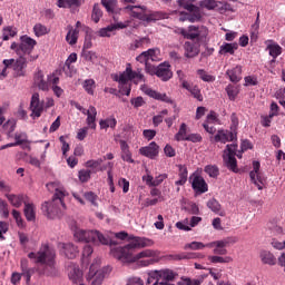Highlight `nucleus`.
<instances>
[{
	"label": "nucleus",
	"instance_id": "nucleus-57",
	"mask_svg": "<svg viewBox=\"0 0 285 285\" xmlns=\"http://www.w3.org/2000/svg\"><path fill=\"white\" fill-rule=\"evenodd\" d=\"M83 58L86 61H91V63L97 62V53L95 51H83Z\"/></svg>",
	"mask_w": 285,
	"mask_h": 285
},
{
	"label": "nucleus",
	"instance_id": "nucleus-55",
	"mask_svg": "<svg viewBox=\"0 0 285 285\" xmlns=\"http://www.w3.org/2000/svg\"><path fill=\"white\" fill-rule=\"evenodd\" d=\"M11 215L16 220L17 226H19L20 228H23V218H21V213H19V210L17 209H13Z\"/></svg>",
	"mask_w": 285,
	"mask_h": 285
},
{
	"label": "nucleus",
	"instance_id": "nucleus-4",
	"mask_svg": "<svg viewBox=\"0 0 285 285\" xmlns=\"http://www.w3.org/2000/svg\"><path fill=\"white\" fill-rule=\"evenodd\" d=\"M114 81L118 82L119 92L129 97L131 90L130 81L136 85L144 83L146 82V76H144L141 69L132 70V68L127 67L124 72L114 76Z\"/></svg>",
	"mask_w": 285,
	"mask_h": 285
},
{
	"label": "nucleus",
	"instance_id": "nucleus-62",
	"mask_svg": "<svg viewBox=\"0 0 285 285\" xmlns=\"http://www.w3.org/2000/svg\"><path fill=\"white\" fill-rule=\"evenodd\" d=\"M204 282L203 278H184V285H202Z\"/></svg>",
	"mask_w": 285,
	"mask_h": 285
},
{
	"label": "nucleus",
	"instance_id": "nucleus-50",
	"mask_svg": "<svg viewBox=\"0 0 285 285\" xmlns=\"http://www.w3.org/2000/svg\"><path fill=\"white\" fill-rule=\"evenodd\" d=\"M101 3L107 12H115V8H117V0H101Z\"/></svg>",
	"mask_w": 285,
	"mask_h": 285
},
{
	"label": "nucleus",
	"instance_id": "nucleus-33",
	"mask_svg": "<svg viewBox=\"0 0 285 285\" xmlns=\"http://www.w3.org/2000/svg\"><path fill=\"white\" fill-rule=\"evenodd\" d=\"M227 75L233 83L242 81V66H236L235 68L227 70Z\"/></svg>",
	"mask_w": 285,
	"mask_h": 285
},
{
	"label": "nucleus",
	"instance_id": "nucleus-24",
	"mask_svg": "<svg viewBox=\"0 0 285 285\" xmlns=\"http://www.w3.org/2000/svg\"><path fill=\"white\" fill-rule=\"evenodd\" d=\"M188 0H178L179 6L188 10V12H194V17L189 18V21H199L202 19V14L199 13V8L194 6L193 3H186Z\"/></svg>",
	"mask_w": 285,
	"mask_h": 285
},
{
	"label": "nucleus",
	"instance_id": "nucleus-13",
	"mask_svg": "<svg viewBox=\"0 0 285 285\" xmlns=\"http://www.w3.org/2000/svg\"><path fill=\"white\" fill-rule=\"evenodd\" d=\"M66 271L70 282H73V284H79L83 279V272L79 269V265L69 262L66 265Z\"/></svg>",
	"mask_w": 285,
	"mask_h": 285
},
{
	"label": "nucleus",
	"instance_id": "nucleus-29",
	"mask_svg": "<svg viewBox=\"0 0 285 285\" xmlns=\"http://www.w3.org/2000/svg\"><path fill=\"white\" fill-rule=\"evenodd\" d=\"M184 50H185V57H187V59H193L197 57V55H199V46L190 41L185 42Z\"/></svg>",
	"mask_w": 285,
	"mask_h": 285
},
{
	"label": "nucleus",
	"instance_id": "nucleus-14",
	"mask_svg": "<svg viewBox=\"0 0 285 285\" xmlns=\"http://www.w3.org/2000/svg\"><path fill=\"white\" fill-rule=\"evenodd\" d=\"M16 142H9L0 147V150H6V148H14V146H22L30 150V144H28V135L26 132H16L14 135Z\"/></svg>",
	"mask_w": 285,
	"mask_h": 285
},
{
	"label": "nucleus",
	"instance_id": "nucleus-25",
	"mask_svg": "<svg viewBox=\"0 0 285 285\" xmlns=\"http://www.w3.org/2000/svg\"><path fill=\"white\" fill-rule=\"evenodd\" d=\"M156 76L159 77L163 81H168V79H173V71H170V65H159L157 67Z\"/></svg>",
	"mask_w": 285,
	"mask_h": 285
},
{
	"label": "nucleus",
	"instance_id": "nucleus-16",
	"mask_svg": "<svg viewBox=\"0 0 285 285\" xmlns=\"http://www.w3.org/2000/svg\"><path fill=\"white\" fill-rule=\"evenodd\" d=\"M20 45H19V50L22 55H31L32 50H35V47L37 46V40L28 37V36H22L20 38Z\"/></svg>",
	"mask_w": 285,
	"mask_h": 285
},
{
	"label": "nucleus",
	"instance_id": "nucleus-45",
	"mask_svg": "<svg viewBox=\"0 0 285 285\" xmlns=\"http://www.w3.org/2000/svg\"><path fill=\"white\" fill-rule=\"evenodd\" d=\"M176 141H186L188 139L187 126L185 122L180 125L178 132L175 135Z\"/></svg>",
	"mask_w": 285,
	"mask_h": 285
},
{
	"label": "nucleus",
	"instance_id": "nucleus-37",
	"mask_svg": "<svg viewBox=\"0 0 285 285\" xmlns=\"http://www.w3.org/2000/svg\"><path fill=\"white\" fill-rule=\"evenodd\" d=\"M145 92L149 97H153V99H158V101H165L166 104H170V99L166 96V94H160L149 88H147Z\"/></svg>",
	"mask_w": 285,
	"mask_h": 285
},
{
	"label": "nucleus",
	"instance_id": "nucleus-21",
	"mask_svg": "<svg viewBox=\"0 0 285 285\" xmlns=\"http://www.w3.org/2000/svg\"><path fill=\"white\" fill-rule=\"evenodd\" d=\"M226 246H228L227 240L207 243V248H214V255H227L228 250L226 249Z\"/></svg>",
	"mask_w": 285,
	"mask_h": 285
},
{
	"label": "nucleus",
	"instance_id": "nucleus-1",
	"mask_svg": "<svg viewBox=\"0 0 285 285\" xmlns=\"http://www.w3.org/2000/svg\"><path fill=\"white\" fill-rule=\"evenodd\" d=\"M128 242L129 244L124 247L111 249V254L116 259H119L122 264H134L136 262L141 267L155 264L156 254L153 249H145L135 255V250H137V248L153 246V242L149 238L130 236Z\"/></svg>",
	"mask_w": 285,
	"mask_h": 285
},
{
	"label": "nucleus",
	"instance_id": "nucleus-59",
	"mask_svg": "<svg viewBox=\"0 0 285 285\" xmlns=\"http://www.w3.org/2000/svg\"><path fill=\"white\" fill-rule=\"evenodd\" d=\"M83 197L85 199H87V202H90L92 206H97V195H95V193L92 191L85 193Z\"/></svg>",
	"mask_w": 285,
	"mask_h": 285
},
{
	"label": "nucleus",
	"instance_id": "nucleus-19",
	"mask_svg": "<svg viewBox=\"0 0 285 285\" xmlns=\"http://www.w3.org/2000/svg\"><path fill=\"white\" fill-rule=\"evenodd\" d=\"M237 139L236 131H228V130H218L214 137L215 141H220V144H227V141H235Z\"/></svg>",
	"mask_w": 285,
	"mask_h": 285
},
{
	"label": "nucleus",
	"instance_id": "nucleus-20",
	"mask_svg": "<svg viewBox=\"0 0 285 285\" xmlns=\"http://www.w3.org/2000/svg\"><path fill=\"white\" fill-rule=\"evenodd\" d=\"M140 155L144 157H148L149 159H155L157 155H159V146L157 142L153 141L146 147H141L139 149Z\"/></svg>",
	"mask_w": 285,
	"mask_h": 285
},
{
	"label": "nucleus",
	"instance_id": "nucleus-26",
	"mask_svg": "<svg viewBox=\"0 0 285 285\" xmlns=\"http://www.w3.org/2000/svg\"><path fill=\"white\" fill-rule=\"evenodd\" d=\"M6 197L14 208H21L22 204H26V195L23 194L14 195L7 193Z\"/></svg>",
	"mask_w": 285,
	"mask_h": 285
},
{
	"label": "nucleus",
	"instance_id": "nucleus-17",
	"mask_svg": "<svg viewBox=\"0 0 285 285\" xmlns=\"http://www.w3.org/2000/svg\"><path fill=\"white\" fill-rule=\"evenodd\" d=\"M11 68H13L17 77H23L26 75V68H28V58L20 56L17 60L13 59Z\"/></svg>",
	"mask_w": 285,
	"mask_h": 285
},
{
	"label": "nucleus",
	"instance_id": "nucleus-44",
	"mask_svg": "<svg viewBox=\"0 0 285 285\" xmlns=\"http://www.w3.org/2000/svg\"><path fill=\"white\" fill-rule=\"evenodd\" d=\"M204 248H208V245L202 242H191L184 246L185 250H204Z\"/></svg>",
	"mask_w": 285,
	"mask_h": 285
},
{
	"label": "nucleus",
	"instance_id": "nucleus-32",
	"mask_svg": "<svg viewBox=\"0 0 285 285\" xmlns=\"http://www.w3.org/2000/svg\"><path fill=\"white\" fill-rule=\"evenodd\" d=\"M237 48H239V45L237 42H224L220 46L219 55H235V50H237Z\"/></svg>",
	"mask_w": 285,
	"mask_h": 285
},
{
	"label": "nucleus",
	"instance_id": "nucleus-49",
	"mask_svg": "<svg viewBox=\"0 0 285 285\" xmlns=\"http://www.w3.org/2000/svg\"><path fill=\"white\" fill-rule=\"evenodd\" d=\"M112 32H115V26L109 24L98 31V37H112Z\"/></svg>",
	"mask_w": 285,
	"mask_h": 285
},
{
	"label": "nucleus",
	"instance_id": "nucleus-10",
	"mask_svg": "<svg viewBox=\"0 0 285 285\" xmlns=\"http://www.w3.org/2000/svg\"><path fill=\"white\" fill-rule=\"evenodd\" d=\"M261 165L259 161H253V170L249 173L250 181L258 188V190H264L266 185V177L259 171Z\"/></svg>",
	"mask_w": 285,
	"mask_h": 285
},
{
	"label": "nucleus",
	"instance_id": "nucleus-39",
	"mask_svg": "<svg viewBox=\"0 0 285 285\" xmlns=\"http://www.w3.org/2000/svg\"><path fill=\"white\" fill-rule=\"evenodd\" d=\"M261 259L263 264H268L269 266H275L276 264L275 255L268 250L261 252Z\"/></svg>",
	"mask_w": 285,
	"mask_h": 285
},
{
	"label": "nucleus",
	"instance_id": "nucleus-34",
	"mask_svg": "<svg viewBox=\"0 0 285 285\" xmlns=\"http://www.w3.org/2000/svg\"><path fill=\"white\" fill-rule=\"evenodd\" d=\"M155 50L154 49H149L142 53H140L136 60L139 61L140 63H148V61H155Z\"/></svg>",
	"mask_w": 285,
	"mask_h": 285
},
{
	"label": "nucleus",
	"instance_id": "nucleus-40",
	"mask_svg": "<svg viewBox=\"0 0 285 285\" xmlns=\"http://www.w3.org/2000/svg\"><path fill=\"white\" fill-rule=\"evenodd\" d=\"M267 50L271 57H273L272 63H275V60L277 59V57L282 55V47L277 43H271L267 46Z\"/></svg>",
	"mask_w": 285,
	"mask_h": 285
},
{
	"label": "nucleus",
	"instance_id": "nucleus-52",
	"mask_svg": "<svg viewBox=\"0 0 285 285\" xmlns=\"http://www.w3.org/2000/svg\"><path fill=\"white\" fill-rule=\"evenodd\" d=\"M197 75H198V77H199L203 81H207V82H213V81H215V77H213L212 75H208V72H206L204 69L197 70Z\"/></svg>",
	"mask_w": 285,
	"mask_h": 285
},
{
	"label": "nucleus",
	"instance_id": "nucleus-6",
	"mask_svg": "<svg viewBox=\"0 0 285 285\" xmlns=\"http://www.w3.org/2000/svg\"><path fill=\"white\" fill-rule=\"evenodd\" d=\"M125 10L130 14V17L139 19L140 21H147V23H150V21H159V19H164V14L159 12L150 13L148 8L145 6H127Z\"/></svg>",
	"mask_w": 285,
	"mask_h": 285
},
{
	"label": "nucleus",
	"instance_id": "nucleus-27",
	"mask_svg": "<svg viewBox=\"0 0 285 285\" xmlns=\"http://www.w3.org/2000/svg\"><path fill=\"white\" fill-rule=\"evenodd\" d=\"M87 126L88 128H91V130H95L97 128V108L95 106H90L87 112Z\"/></svg>",
	"mask_w": 285,
	"mask_h": 285
},
{
	"label": "nucleus",
	"instance_id": "nucleus-43",
	"mask_svg": "<svg viewBox=\"0 0 285 285\" xmlns=\"http://www.w3.org/2000/svg\"><path fill=\"white\" fill-rule=\"evenodd\" d=\"M33 32L37 37H46L50 32V28L41 23H36L33 26Z\"/></svg>",
	"mask_w": 285,
	"mask_h": 285
},
{
	"label": "nucleus",
	"instance_id": "nucleus-22",
	"mask_svg": "<svg viewBox=\"0 0 285 285\" xmlns=\"http://www.w3.org/2000/svg\"><path fill=\"white\" fill-rule=\"evenodd\" d=\"M191 188L196 193H208V185L206 184V180H204V177L202 176L191 177Z\"/></svg>",
	"mask_w": 285,
	"mask_h": 285
},
{
	"label": "nucleus",
	"instance_id": "nucleus-60",
	"mask_svg": "<svg viewBox=\"0 0 285 285\" xmlns=\"http://www.w3.org/2000/svg\"><path fill=\"white\" fill-rule=\"evenodd\" d=\"M177 77H178V79H179V81L181 83V87L183 88H188V85L190 82H188V80H186V73H184V71H181V70H178L177 71Z\"/></svg>",
	"mask_w": 285,
	"mask_h": 285
},
{
	"label": "nucleus",
	"instance_id": "nucleus-41",
	"mask_svg": "<svg viewBox=\"0 0 285 285\" xmlns=\"http://www.w3.org/2000/svg\"><path fill=\"white\" fill-rule=\"evenodd\" d=\"M14 63V59H4L2 61V66H0V80L6 79L8 77V68Z\"/></svg>",
	"mask_w": 285,
	"mask_h": 285
},
{
	"label": "nucleus",
	"instance_id": "nucleus-18",
	"mask_svg": "<svg viewBox=\"0 0 285 285\" xmlns=\"http://www.w3.org/2000/svg\"><path fill=\"white\" fill-rule=\"evenodd\" d=\"M200 8H206V10H216V12H226V3L217 2L215 0H203L200 2Z\"/></svg>",
	"mask_w": 285,
	"mask_h": 285
},
{
	"label": "nucleus",
	"instance_id": "nucleus-36",
	"mask_svg": "<svg viewBox=\"0 0 285 285\" xmlns=\"http://www.w3.org/2000/svg\"><path fill=\"white\" fill-rule=\"evenodd\" d=\"M99 126L101 130H108V128H116L117 127V119L114 116H110L106 119H101L99 121Z\"/></svg>",
	"mask_w": 285,
	"mask_h": 285
},
{
	"label": "nucleus",
	"instance_id": "nucleus-2",
	"mask_svg": "<svg viewBox=\"0 0 285 285\" xmlns=\"http://www.w3.org/2000/svg\"><path fill=\"white\" fill-rule=\"evenodd\" d=\"M47 190L53 193L52 199L42 204L41 210L49 219L59 217L66 210V199L68 191L59 183H48Z\"/></svg>",
	"mask_w": 285,
	"mask_h": 285
},
{
	"label": "nucleus",
	"instance_id": "nucleus-48",
	"mask_svg": "<svg viewBox=\"0 0 285 285\" xmlns=\"http://www.w3.org/2000/svg\"><path fill=\"white\" fill-rule=\"evenodd\" d=\"M104 17V12L101 11V8H99V4L94 6L91 19L95 21V23H99V20Z\"/></svg>",
	"mask_w": 285,
	"mask_h": 285
},
{
	"label": "nucleus",
	"instance_id": "nucleus-23",
	"mask_svg": "<svg viewBox=\"0 0 285 285\" xmlns=\"http://www.w3.org/2000/svg\"><path fill=\"white\" fill-rule=\"evenodd\" d=\"M202 258H204V255L197 254V253L181 252L178 254L169 255V259H173L174 262H181V259H202Z\"/></svg>",
	"mask_w": 285,
	"mask_h": 285
},
{
	"label": "nucleus",
	"instance_id": "nucleus-15",
	"mask_svg": "<svg viewBox=\"0 0 285 285\" xmlns=\"http://www.w3.org/2000/svg\"><path fill=\"white\" fill-rule=\"evenodd\" d=\"M58 248L67 259H75L79 255V248L72 243H59Z\"/></svg>",
	"mask_w": 285,
	"mask_h": 285
},
{
	"label": "nucleus",
	"instance_id": "nucleus-53",
	"mask_svg": "<svg viewBox=\"0 0 285 285\" xmlns=\"http://www.w3.org/2000/svg\"><path fill=\"white\" fill-rule=\"evenodd\" d=\"M91 171L90 169H82L78 173L79 180L85 184L90 179Z\"/></svg>",
	"mask_w": 285,
	"mask_h": 285
},
{
	"label": "nucleus",
	"instance_id": "nucleus-46",
	"mask_svg": "<svg viewBox=\"0 0 285 285\" xmlns=\"http://www.w3.org/2000/svg\"><path fill=\"white\" fill-rule=\"evenodd\" d=\"M225 90L230 101H235V99H237V95H239V89L237 87L228 85Z\"/></svg>",
	"mask_w": 285,
	"mask_h": 285
},
{
	"label": "nucleus",
	"instance_id": "nucleus-3",
	"mask_svg": "<svg viewBox=\"0 0 285 285\" xmlns=\"http://www.w3.org/2000/svg\"><path fill=\"white\" fill-rule=\"evenodd\" d=\"M29 259H35L36 264H42L45 266L43 275L48 277H56L58 271L55 265V257L57 253L48 245H43L38 253L31 252L28 254Z\"/></svg>",
	"mask_w": 285,
	"mask_h": 285
},
{
	"label": "nucleus",
	"instance_id": "nucleus-61",
	"mask_svg": "<svg viewBox=\"0 0 285 285\" xmlns=\"http://www.w3.org/2000/svg\"><path fill=\"white\" fill-rule=\"evenodd\" d=\"M142 181H145L147 186H154L155 178L148 169L146 170V175L142 176Z\"/></svg>",
	"mask_w": 285,
	"mask_h": 285
},
{
	"label": "nucleus",
	"instance_id": "nucleus-31",
	"mask_svg": "<svg viewBox=\"0 0 285 285\" xmlns=\"http://www.w3.org/2000/svg\"><path fill=\"white\" fill-rule=\"evenodd\" d=\"M79 39V31L78 29H75L72 27H68V32L66 36V41L69 43V46H75L77 45V41Z\"/></svg>",
	"mask_w": 285,
	"mask_h": 285
},
{
	"label": "nucleus",
	"instance_id": "nucleus-56",
	"mask_svg": "<svg viewBox=\"0 0 285 285\" xmlns=\"http://www.w3.org/2000/svg\"><path fill=\"white\" fill-rule=\"evenodd\" d=\"M259 32V14H257L255 23L252 26V39L255 41Z\"/></svg>",
	"mask_w": 285,
	"mask_h": 285
},
{
	"label": "nucleus",
	"instance_id": "nucleus-38",
	"mask_svg": "<svg viewBox=\"0 0 285 285\" xmlns=\"http://www.w3.org/2000/svg\"><path fill=\"white\" fill-rule=\"evenodd\" d=\"M207 207L213 213H216V215H220L222 217H224V212H222V205L219 204V202H217V199L215 198L209 199L207 202Z\"/></svg>",
	"mask_w": 285,
	"mask_h": 285
},
{
	"label": "nucleus",
	"instance_id": "nucleus-30",
	"mask_svg": "<svg viewBox=\"0 0 285 285\" xmlns=\"http://www.w3.org/2000/svg\"><path fill=\"white\" fill-rule=\"evenodd\" d=\"M33 79L39 90H43L45 92H47V90H50V85L48 83V81L43 80V71L38 70Z\"/></svg>",
	"mask_w": 285,
	"mask_h": 285
},
{
	"label": "nucleus",
	"instance_id": "nucleus-9",
	"mask_svg": "<svg viewBox=\"0 0 285 285\" xmlns=\"http://www.w3.org/2000/svg\"><path fill=\"white\" fill-rule=\"evenodd\" d=\"M176 35H181L184 39H204L208 35V29L206 27L189 26L187 29L178 28L176 29Z\"/></svg>",
	"mask_w": 285,
	"mask_h": 285
},
{
	"label": "nucleus",
	"instance_id": "nucleus-58",
	"mask_svg": "<svg viewBox=\"0 0 285 285\" xmlns=\"http://www.w3.org/2000/svg\"><path fill=\"white\" fill-rule=\"evenodd\" d=\"M22 277L26 278L27 284H30L32 275H35V268H27L21 271Z\"/></svg>",
	"mask_w": 285,
	"mask_h": 285
},
{
	"label": "nucleus",
	"instance_id": "nucleus-54",
	"mask_svg": "<svg viewBox=\"0 0 285 285\" xmlns=\"http://www.w3.org/2000/svg\"><path fill=\"white\" fill-rule=\"evenodd\" d=\"M205 173H207L209 177H217L219 175V168H217V166L207 165L205 167Z\"/></svg>",
	"mask_w": 285,
	"mask_h": 285
},
{
	"label": "nucleus",
	"instance_id": "nucleus-5",
	"mask_svg": "<svg viewBox=\"0 0 285 285\" xmlns=\"http://www.w3.org/2000/svg\"><path fill=\"white\" fill-rule=\"evenodd\" d=\"M75 239L77 242H85L86 244H102L107 246L110 244V238L104 236V234L99 233V230H85L81 228H76L73 233Z\"/></svg>",
	"mask_w": 285,
	"mask_h": 285
},
{
	"label": "nucleus",
	"instance_id": "nucleus-47",
	"mask_svg": "<svg viewBox=\"0 0 285 285\" xmlns=\"http://www.w3.org/2000/svg\"><path fill=\"white\" fill-rule=\"evenodd\" d=\"M17 36V28L14 27H6L3 28L2 39L3 41H8L10 37Z\"/></svg>",
	"mask_w": 285,
	"mask_h": 285
},
{
	"label": "nucleus",
	"instance_id": "nucleus-51",
	"mask_svg": "<svg viewBox=\"0 0 285 285\" xmlns=\"http://www.w3.org/2000/svg\"><path fill=\"white\" fill-rule=\"evenodd\" d=\"M82 87L88 95H95V81L92 79L85 80Z\"/></svg>",
	"mask_w": 285,
	"mask_h": 285
},
{
	"label": "nucleus",
	"instance_id": "nucleus-42",
	"mask_svg": "<svg viewBox=\"0 0 285 285\" xmlns=\"http://www.w3.org/2000/svg\"><path fill=\"white\" fill-rule=\"evenodd\" d=\"M208 261L212 264H230V262H233V257L230 256H208Z\"/></svg>",
	"mask_w": 285,
	"mask_h": 285
},
{
	"label": "nucleus",
	"instance_id": "nucleus-12",
	"mask_svg": "<svg viewBox=\"0 0 285 285\" xmlns=\"http://www.w3.org/2000/svg\"><path fill=\"white\" fill-rule=\"evenodd\" d=\"M150 277H154L156 282H173L177 277V273L173 269H156L150 272Z\"/></svg>",
	"mask_w": 285,
	"mask_h": 285
},
{
	"label": "nucleus",
	"instance_id": "nucleus-8",
	"mask_svg": "<svg viewBox=\"0 0 285 285\" xmlns=\"http://www.w3.org/2000/svg\"><path fill=\"white\" fill-rule=\"evenodd\" d=\"M235 157L242 159V151H237V144L227 145L223 154L224 163L233 173H239V169H237V159Z\"/></svg>",
	"mask_w": 285,
	"mask_h": 285
},
{
	"label": "nucleus",
	"instance_id": "nucleus-11",
	"mask_svg": "<svg viewBox=\"0 0 285 285\" xmlns=\"http://www.w3.org/2000/svg\"><path fill=\"white\" fill-rule=\"evenodd\" d=\"M43 108H46V106L43 105V101H41V99L39 98V94H33L30 101V117H32V119H39V117H41L43 112Z\"/></svg>",
	"mask_w": 285,
	"mask_h": 285
},
{
	"label": "nucleus",
	"instance_id": "nucleus-35",
	"mask_svg": "<svg viewBox=\"0 0 285 285\" xmlns=\"http://www.w3.org/2000/svg\"><path fill=\"white\" fill-rule=\"evenodd\" d=\"M185 90H188L194 99H197V101H204V96H202V90L199 87L191 85L190 82L185 87Z\"/></svg>",
	"mask_w": 285,
	"mask_h": 285
},
{
	"label": "nucleus",
	"instance_id": "nucleus-28",
	"mask_svg": "<svg viewBox=\"0 0 285 285\" xmlns=\"http://www.w3.org/2000/svg\"><path fill=\"white\" fill-rule=\"evenodd\" d=\"M23 213L27 222H35L37 219V206L32 203L24 202Z\"/></svg>",
	"mask_w": 285,
	"mask_h": 285
},
{
	"label": "nucleus",
	"instance_id": "nucleus-64",
	"mask_svg": "<svg viewBox=\"0 0 285 285\" xmlns=\"http://www.w3.org/2000/svg\"><path fill=\"white\" fill-rule=\"evenodd\" d=\"M144 43H148V38L136 39L131 45V48H134V50H137V48H141Z\"/></svg>",
	"mask_w": 285,
	"mask_h": 285
},
{
	"label": "nucleus",
	"instance_id": "nucleus-63",
	"mask_svg": "<svg viewBox=\"0 0 285 285\" xmlns=\"http://www.w3.org/2000/svg\"><path fill=\"white\" fill-rule=\"evenodd\" d=\"M101 164H104V159L88 160L86 163V167L97 169V168H99V166H101Z\"/></svg>",
	"mask_w": 285,
	"mask_h": 285
},
{
	"label": "nucleus",
	"instance_id": "nucleus-7",
	"mask_svg": "<svg viewBox=\"0 0 285 285\" xmlns=\"http://www.w3.org/2000/svg\"><path fill=\"white\" fill-rule=\"evenodd\" d=\"M101 266V258H96L89 267V273L87 275L88 282L91 279V285H101L106 275L110 273V267H99Z\"/></svg>",
	"mask_w": 285,
	"mask_h": 285
}]
</instances>
